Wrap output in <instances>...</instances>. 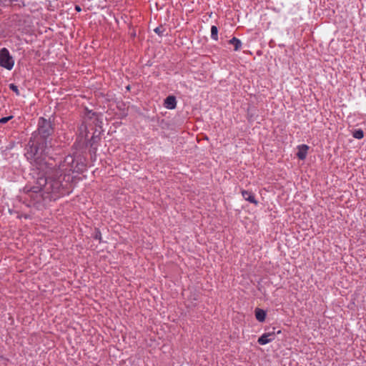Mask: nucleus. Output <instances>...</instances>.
<instances>
[{"mask_svg":"<svg viewBox=\"0 0 366 366\" xmlns=\"http://www.w3.org/2000/svg\"><path fill=\"white\" fill-rule=\"evenodd\" d=\"M49 141L31 137L26 148L25 157L36 169V184L27 189L25 199L28 206L44 204L70 193V172L76 171L73 156L69 155L59 164L46 160Z\"/></svg>","mask_w":366,"mask_h":366,"instance_id":"1","label":"nucleus"},{"mask_svg":"<svg viewBox=\"0 0 366 366\" xmlns=\"http://www.w3.org/2000/svg\"><path fill=\"white\" fill-rule=\"evenodd\" d=\"M54 129L49 120L40 117L38 121V128L32 134L31 137H37L40 141H49L48 139L53 134Z\"/></svg>","mask_w":366,"mask_h":366,"instance_id":"2","label":"nucleus"},{"mask_svg":"<svg viewBox=\"0 0 366 366\" xmlns=\"http://www.w3.org/2000/svg\"><path fill=\"white\" fill-rule=\"evenodd\" d=\"M14 60L6 48L0 50V66L11 70L14 67Z\"/></svg>","mask_w":366,"mask_h":366,"instance_id":"3","label":"nucleus"},{"mask_svg":"<svg viewBox=\"0 0 366 366\" xmlns=\"http://www.w3.org/2000/svg\"><path fill=\"white\" fill-rule=\"evenodd\" d=\"M275 339L274 332H267L262 335L257 340V342L261 345H264L273 341Z\"/></svg>","mask_w":366,"mask_h":366,"instance_id":"4","label":"nucleus"},{"mask_svg":"<svg viewBox=\"0 0 366 366\" xmlns=\"http://www.w3.org/2000/svg\"><path fill=\"white\" fill-rule=\"evenodd\" d=\"M164 106L167 109H174L177 107V100L174 96H169L164 99Z\"/></svg>","mask_w":366,"mask_h":366,"instance_id":"5","label":"nucleus"},{"mask_svg":"<svg viewBox=\"0 0 366 366\" xmlns=\"http://www.w3.org/2000/svg\"><path fill=\"white\" fill-rule=\"evenodd\" d=\"M241 193L242 197L245 200L249 202L250 203L254 204L255 205L258 204V202L256 200L254 195L252 192L247 190H242Z\"/></svg>","mask_w":366,"mask_h":366,"instance_id":"6","label":"nucleus"},{"mask_svg":"<svg viewBox=\"0 0 366 366\" xmlns=\"http://www.w3.org/2000/svg\"><path fill=\"white\" fill-rule=\"evenodd\" d=\"M309 149V147L306 144H301L298 146V152L297 153V157L301 159L304 160L307 154V150Z\"/></svg>","mask_w":366,"mask_h":366,"instance_id":"7","label":"nucleus"},{"mask_svg":"<svg viewBox=\"0 0 366 366\" xmlns=\"http://www.w3.org/2000/svg\"><path fill=\"white\" fill-rule=\"evenodd\" d=\"M229 44L234 46V51H239L242 45V41L236 37L232 38L229 41Z\"/></svg>","mask_w":366,"mask_h":366,"instance_id":"8","label":"nucleus"},{"mask_svg":"<svg viewBox=\"0 0 366 366\" xmlns=\"http://www.w3.org/2000/svg\"><path fill=\"white\" fill-rule=\"evenodd\" d=\"M255 317L259 322H264L266 317V312L263 310L257 308L255 310Z\"/></svg>","mask_w":366,"mask_h":366,"instance_id":"9","label":"nucleus"},{"mask_svg":"<svg viewBox=\"0 0 366 366\" xmlns=\"http://www.w3.org/2000/svg\"><path fill=\"white\" fill-rule=\"evenodd\" d=\"M211 38L214 41L218 39V29L214 25L211 27Z\"/></svg>","mask_w":366,"mask_h":366,"instance_id":"10","label":"nucleus"},{"mask_svg":"<svg viewBox=\"0 0 366 366\" xmlns=\"http://www.w3.org/2000/svg\"><path fill=\"white\" fill-rule=\"evenodd\" d=\"M352 136L354 138L357 139H361L363 138L364 137V132L362 129H355L353 133H352Z\"/></svg>","mask_w":366,"mask_h":366,"instance_id":"11","label":"nucleus"},{"mask_svg":"<svg viewBox=\"0 0 366 366\" xmlns=\"http://www.w3.org/2000/svg\"><path fill=\"white\" fill-rule=\"evenodd\" d=\"M9 89L12 90L17 96L20 95L19 90L18 89V86L15 85L14 84H9Z\"/></svg>","mask_w":366,"mask_h":366,"instance_id":"12","label":"nucleus"},{"mask_svg":"<svg viewBox=\"0 0 366 366\" xmlns=\"http://www.w3.org/2000/svg\"><path fill=\"white\" fill-rule=\"evenodd\" d=\"M12 118H13V116L2 117L0 119V124H5V123L8 122Z\"/></svg>","mask_w":366,"mask_h":366,"instance_id":"13","label":"nucleus"},{"mask_svg":"<svg viewBox=\"0 0 366 366\" xmlns=\"http://www.w3.org/2000/svg\"><path fill=\"white\" fill-rule=\"evenodd\" d=\"M154 31L159 36H162L164 31V29L162 26H158L154 29Z\"/></svg>","mask_w":366,"mask_h":366,"instance_id":"14","label":"nucleus"},{"mask_svg":"<svg viewBox=\"0 0 366 366\" xmlns=\"http://www.w3.org/2000/svg\"><path fill=\"white\" fill-rule=\"evenodd\" d=\"M94 239H98L99 242L102 241V234L98 229L95 232Z\"/></svg>","mask_w":366,"mask_h":366,"instance_id":"15","label":"nucleus"},{"mask_svg":"<svg viewBox=\"0 0 366 366\" xmlns=\"http://www.w3.org/2000/svg\"><path fill=\"white\" fill-rule=\"evenodd\" d=\"M75 10L79 12V11H81V7L79 6L76 5L75 6Z\"/></svg>","mask_w":366,"mask_h":366,"instance_id":"16","label":"nucleus"}]
</instances>
